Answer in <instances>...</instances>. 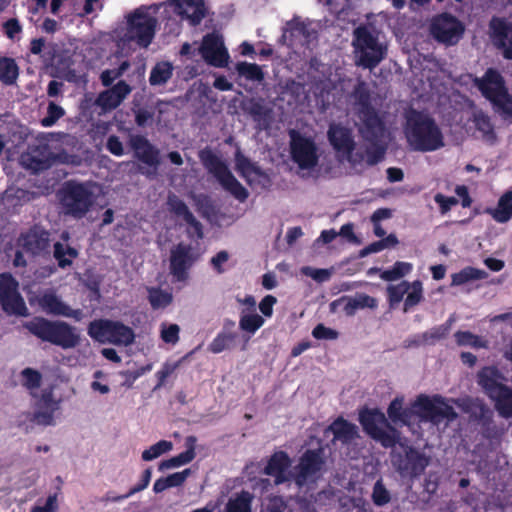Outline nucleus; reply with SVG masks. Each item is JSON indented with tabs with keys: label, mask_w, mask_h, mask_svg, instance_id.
<instances>
[{
	"label": "nucleus",
	"mask_w": 512,
	"mask_h": 512,
	"mask_svg": "<svg viewBox=\"0 0 512 512\" xmlns=\"http://www.w3.org/2000/svg\"><path fill=\"white\" fill-rule=\"evenodd\" d=\"M41 408L44 411H38L35 414V420L42 425L54 424V412L59 409L60 401L52 396V393H44L40 400Z\"/></svg>",
	"instance_id": "473e14b6"
},
{
	"label": "nucleus",
	"mask_w": 512,
	"mask_h": 512,
	"mask_svg": "<svg viewBox=\"0 0 512 512\" xmlns=\"http://www.w3.org/2000/svg\"><path fill=\"white\" fill-rule=\"evenodd\" d=\"M77 255V251L66 244L58 242L54 245V257L62 268L70 265Z\"/></svg>",
	"instance_id": "37998d69"
},
{
	"label": "nucleus",
	"mask_w": 512,
	"mask_h": 512,
	"mask_svg": "<svg viewBox=\"0 0 512 512\" xmlns=\"http://www.w3.org/2000/svg\"><path fill=\"white\" fill-rule=\"evenodd\" d=\"M338 235L344 238L349 243L359 245L361 243L360 239L354 233V225L352 223H346L341 226Z\"/></svg>",
	"instance_id": "338daca9"
},
{
	"label": "nucleus",
	"mask_w": 512,
	"mask_h": 512,
	"mask_svg": "<svg viewBox=\"0 0 512 512\" xmlns=\"http://www.w3.org/2000/svg\"><path fill=\"white\" fill-rule=\"evenodd\" d=\"M191 470L190 469H184L181 472H176L173 474H170L166 477L169 487H178L181 486L186 479L190 476Z\"/></svg>",
	"instance_id": "774afa93"
},
{
	"label": "nucleus",
	"mask_w": 512,
	"mask_h": 512,
	"mask_svg": "<svg viewBox=\"0 0 512 512\" xmlns=\"http://www.w3.org/2000/svg\"><path fill=\"white\" fill-rule=\"evenodd\" d=\"M172 294L161 289L149 290V301L153 308L160 309L167 307L172 302Z\"/></svg>",
	"instance_id": "864d4df0"
},
{
	"label": "nucleus",
	"mask_w": 512,
	"mask_h": 512,
	"mask_svg": "<svg viewBox=\"0 0 512 512\" xmlns=\"http://www.w3.org/2000/svg\"><path fill=\"white\" fill-rule=\"evenodd\" d=\"M200 158L205 167L217 178L227 192L241 202L247 199V190L237 181L228 167L216 155L210 151H202Z\"/></svg>",
	"instance_id": "9d476101"
},
{
	"label": "nucleus",
	"mask_w": 512,
	"mask_h": 512,
	"mask_svg": "<svg viewBox=\"0 0 512 512\" xmlns=\"http://www.w3.org/2000/svg\"><path fill=\"white\" fill-rule=\"evenodd\" d=\"M403 132L409 148L413 151L433 152L445 146L441 128L428 114L409 111Z\"/></svg>",
	"instance_id": "f03ea898"
},
{
	"label": "nucleus",
	"mask_w": 512,
	"mask_h": 512,
	"mask_svg": "<svg viewBox=\"0 0 512 512\" xmlns=\"http://www.w3.org/2000/svg\"><path fill=\"white\" fill-rule=\"evenodd\" d=\"M488 214L498 223H506L512 218V189L504 192L494 208L487 210Z\"/></svg>",
	"instance_id": "2f4dec72"
},
{
	"label": "nucleus",
	"mask_w": 512,
	"mask_h": 512,
	"mask_svg": "<svg viewBox=\"0 0 512 512\" xmlns=\"http://www.w3.org/2000/svg\"><path fill=\"white\" fill-rule=\"evenodd\" d=\"M173 67L169 62H160L152 69L150 83L152 85L164 84L170 79Z\"/></svg>",
	"instance_id": "a18cd8bd"
},
{
	"label": "nucleus",
	"mask_w": 512,
	"mask_h": 512,
	"mask_svg": "<svg viewBox=\"0 0 512 512\" xmlns=\"http://www.w3.org/2000/svg\"><path fill=\"white\" fill-rule=\"evenodd\" d=\"M92 378L93 379L90 383V388L94 393L99 395H108L111 392L108 378L103 371H95L92 375Z\"/></svg>",
	"instance_id": "3c124183"
},
{
	"label": "nucleus",
	"mask_w": 512,
	"mask_h": 512,
	"mask_svg": "<svg viewBox=\"0 0 512 512\" xmlns=\"http://www.w3.org/2000/svg\"><path fill=\"white\" fill-rule=\"evenodd\" d=\"M413 419L420 432L421 423L439 424L443 420H453L456 413L449 402L438 394H420L412 402Z\"/></svg>",
	"instance_id": "39448f33"
},
{
	"label": "nucleus",
	"mask_w": 512,
	"mask_h": 512,
	"mask_svg": "<svg viewBox=\"0 0 512 512\" xmlns=\"http://www.w3.org/2000/svg\"><path fill=\"white\" fill-rule=\"evenodd\" d=\"M312 335L316 339L335 340L338 338L339 333L334 329L324 326L323 324H318L313 329Z\"/></svg>",
	"instance_id": "69168bd1"
},
{
	"label": "nucleus",
	"mask_w": 512,
	"mask_h": 512,
	"mask_svg": "<svg viewBox=\"0 0 512 512\" xmlns=\"http://www.w3.org/2000/svg\"><path fill=\"white\" fill-rule=\"evenodd\" d=\"M21 375L23 385L32 392L40 387L42 377L38 371L26 368L22 371Z\"/></svg>",
	"instance_id": "6e6d98bb"
},
{
	"label": "nucleus",
	"mask_w": 512,
	"mask_h": 512,
	"mask_svg": "<svg viewBox=\"0 0 512 512\" xmlns=\"http://www.w3.org/2000/svg\"><path fill=\"white\" fill-rule=\"evenodd\" d=\"M63 115L64 110L60 106L51 102L48 106V116L42 119V125L44 127H50Z\"/></svg>",
	"instance_id": "0e129e2a"
},
{
	"label": "nucleus",
	"mask_w": 512,
	"mask_h": 512,
	"mask_svg": "<svg viewBox=\"0 0 512 512\" xmlns=\"http://www.w3.org/2000/svg\"><path fill=\"white\" fill-rule=\"evenodd\" d=\"M337 302H333L332 306H335ZM338 304L343 305V311L346 315L352 316L356 311L360 309L370 308L374 309L377 307L378 302L375 298L364 294L358 293L352 297H344L338 301Z\"/></svg>",
	"instance_id": "c85d7f7f"
},
{
	"label": "nucleus",
	"mask_w": 512,
	"mask_h": 512,
	"mask_svg": "<svg viewBox=\"0 0 512 512\" xmlns=\"http://www.w3.org/2000/svg\"><path fill=\"white\" fill-rule=\"evenodd\" d=\"M236 70L248 80L261 81L264 77L261 68L256 64L240 62L237 64Z\"/></svg>",
	"instance_id": "603ef678"
},
{
	"label": "nucleus",
	"mask_w": 512,
	"mask_h": 512,
	"mask_svg": "<svg viewBox=\"0 0 512 512\" xmlns=\"http://www.w3.org/2000/svg\"><path fill=\"white\" fill-rule=\"evenodd\" d=\"M409 291L407 292V296L405 299V311H407L410 307L418 304L422 299L423 287L422 283L418 280L409 283Z\"/></svg>",
	"instance_id": "5fc2aeb1"
},
{
	"label": "nucleus",
	"mask_w": 512,
	"mask_h": 512,
	"mask_svg": "<svg viewBox=\"0 0 512 512\" xmlns=\"http://www.w3.org/2000/svg\"><path fill=\"white\" fill-rule=\"evenodd\" d=\"M130 144L135 151V156L143 163L157 167L159 165V152L144 137L132 136Z\"/></svg>",
	"instance_id": "cd10ccee"
},
{
	"label": "nucleus",
	"mask_w": 512,
	"mask_h": 512,
	"mask_svg": "<svg viewBox=\"0 0 512 512\" xmlns=\"http://www.w3.org/2000/svg\"><path fill=\"white\" fill-rule=\"evenodd\" d=\"M301 273L308 277H311L313 280L317 282H325L328 281L332 275L331 269H318L310 266H305L301 268Z\"/></svg>",
	"instance_id": "bf43d9fd"
},
{
	"label": "nucleus",
	"mask_w": 512,
	"mask_h": 512,
	"mask_svg": "<svg viewBox=\"0 0 512 512\" xmlns=\"http://www.w3.org/2000/svg\"><path fill=\"white\" fill-rule=\"evenodd\" d=\"M477 87L495 108L504 114L512 115V97L508 94L501 75L489 69L481 79L476 80Z\"/></svg>",
	"instance_id": "6e6552de"
},
{
	"label": "nucleus",
	"mask_w": 512,
	"mask_h": 512,
	"mask_svg": "<svg viewBox=\"0 0 512 512\" xmlns=\"http://www.w3.org/2000/svg\"><path fill=\"white\" fill-rule=\"evenodd\" d=\"M199 50L204 60L213 66L224 67L229 62V54L223 39L217 34L204 37Z\"/></svg>",
	"instance_id": "6ab92c4d"
},
{
	"label": "nucleus",
	"mask_w": 512,
	"mask_h": 512,
	"mask_svg": "<svg viewBox=\"0 0 512 512\" xmlns=\"http://www.w3.org/2000/svg\"><path fill=\"white\" fill-rule=\"evenodd\" d=\"M236 169L247 180L250 185L261 184L266 180L264 173L247 158H245L239 151L236 153L235 158Z\"/></svg>",
	"instance_id": "7c9ffc66"
},
{
	"label": "nucleus",
	"mask_w": 512,
	"mask_h": 512,
	"mask_svg": "<svg viewBox=\"0 0 512 512\" xmlns=\"http://www.w3.org/2000/svg\"><path fill=\"white\" fill-rule=\"evenodd\" d=\"M334 435V440L350 443L358 436L357 427L343 419H337L327 429Z\"/></svg>",
	"instance_id": "f704fd0d"
},
{
	"label": "nucleus",
	"mask_w": 512,
	"mask_h": 512,
	"mask_svg": "<svg viewBox=\"0 0 512 512\" xmlns=\"http://www.w3.org/2000/svg\"><path fill=\"white\" fill-rule=\"evenodd\" d=\"M404 403V397L397 396L389 404L387 415L394 424L407 426L412 433L420 435V432L416 429V422L413 419L412 403L407 409L404 408Z\"/></svg>",
	"instance_id": "4be33fe9"
},
{
	"label": "nucleus",
	"mask_w": 512,
	"mask_h": 512,
	"mask_svg": "<svg viewBox=\"0 0 512 512\" xmlns=\"http://www.w3.org/2000/svg\"><path fill=\"white\" fill-rule=\"evenodd\" d=\"M180 331L178 324L162 322L159 326V337L165 344L175 346L180 340Z\"/></svg>",
	"instance_id": "ea45409f"
},
{
	"label": "nucleus",
	"mask_w": 512,
	"mask_h": 512,
	"mask_svg": "<svg viewBox=\"0 0 512 512\" xmlns=\"http://www.w3.org/2000/svg\"><path fill=\"white\" fill-rule=\"evenodd\" d=\"M188 358V355L180 358L179 360H167L163 363L160 370L156 372L158 379V386H162L166 379L170 377Z\"/></svg>",
	"instance_id": "09e8293b"
},
{
	"label": "nucleus",
	"mask_w": 512,
	"mask_h": 512,
	"mask_svg": "<svg viewBox=\"0 0 512 512\" xmlns=\"http://www.w3.org/2000/svg\"><path fill=\"white\" fill-rule=\"evenodd\" d=\"M163 4L168 8L172 7L174 11L191 25H197L205 16L204 0H168Z\"/></svg>",
	"instance_id": "aec40b11"
},
{
	"label": "nucleus",
	"mask_w": 512,
	"mask_h": 512,
	"mask_svg": "<svg viewBox=\"0 0 512 512\" xmlns=\"http://www.w3.org/2000/svg\"><path fill=\"white\" fill-rule=\"evenodd\" d=\"M265 319L257 313V310L239 313V328L248 338L253 336L263 325Z\"/></svg>",
	"instance_id": "c9c22d12"
},
{
	"label": "nucleus",
	"mask_w": 512,
	"mask_h": 512,
	"mask_svg": "<svg viewBox=\"0 0 512 512\" xmlns=\"http://www.w3.org/2000/svg\"><path fill=\"white\" fill-rule=\"evenodd\" d=\"M289 152L303 175L316 171L322 154L315 135L296 129L289 131Z\"/></svg>",
	"instance_id": "7ed1b4c3"
},
{
	"label": "nucleus",
	"mask_w": 512,
	"mask_h": 512,
	"mask_svg": "<svg viewBox=\"0 0 512 512\" xmlns=\"http://www.w3.org/2000/svg\"><path fill=\"white\" fill-rule=\"evenodd\" d=\"M48 233L45 231L33 230L21 239L23 249L31 254H38L48 247Z\"/></svg>",
	"instance_id": "72a5a7b5"
},
{
	"label": "nucleus",
	"mask_w": 512,
	"mask_h": 512,
	"mask_svg": "<svg viewBox=\"0 0 512 512\" xmlns=\"http://www.w3.org/2000/svg\"><path fill=\"white\" fill-rule=\"evenodd\" d=\"M61 203L67 214L82 217L92 205V196L84 184L69 183L61 192Z\"/></svg>",
	"instance_id": "f8f14e48"
},
{
	"label": "nucleus",
	"mask_w": 512,
	"mask_h": 512,
	"mask_svg": "<svg viewBox=\"0 0 512 512\" xmlns=\"http://www.w3.org/2000/svg\"><path fill=\"white\" fill-rule=\"evenodd\" d=\"M503 378L494 367H485L478 374V383L491 399L496 397L507 387L502 383Z\"/></svg>",
	"instance_id": "a878e982"
},
{
	"label": "nucleus",
	"mask_w": 512,
	"mask_h": 512,
	"mask_svg": "<svg viewBox=\"0 0 512 512\" xmlns=\"http://www.w3.org/2000/svg\"><path fill=\"white\" fill-rule=\"evenodd\" d=\"M431 32L438 41L446 44H455L462 37L464 26L455 17L443 14L434 19Z\"/></svg>",
	"instance_id": "dca6fc26"
},
{
	"label": "nucleus",
	"mask_w": 512,
	"mask_h": 512,
	"mask_svg": "<svg viewBox=\"0 0 512 512\" xmlns=\"http://www.w3.org/2000/svg\"><path fill=\"white\" fill-rule=\"evenodd\" d=\"M88 334L94 340L101 343L115 345H130L135 338L133 330L117 321L106 319L95 320L88 327Z\"/></svg>",
	"instance_id": "1a4fd4ad"
},
{
	"label": "nucleus",
	"mask_w": 512,
	"mask_h": 512,
	"mask_svg": "<svg viewBox=\"0 0 512 512\" xmlns=\"http://www.w3.org/2000/svg\"><path fill=\"white\" fill-rule=\"evenodd\" d=\"M455 339L460 346H469L476 349L485 348L487 346V341L484 338L468 331H458L455 333Z\"/></svg>",
	"instance_id": "49530a36"
},
{
	"label": "nucleus",
	"mask_w": 512,
	"mask_h": 512,
	"mask_svg": "<svg viewBox=\"0 0 512 512\" xmlns=\"http://www.w3.org/2000/svg\"><path fill=\"white\" fill-rule=\"evenodd\" d=\"M409 283L404 281L396 285H390L387 288L389 300L392 304L399 303L405 294L409 291Z\"/></svg>",
	"instance_id": "13d9d810"
},
{
	"label": "nucleus",
	"mask_w": 512,
	"mask_h": 512,
	"mask_svg": "<svg viewBox=\"0 0 512 512\" xmlns=\"http://www.w3.org/2000/svg\"><path fill=\"white\" fill-rule=\"evenodd\" d=\"M172 449L173 444L171 441L160 440L159 442L145 449L141 454V458L143 461L146 462L152 461L154 459H157L161 455L170 452Z\"/></svg>",
	"instance_id": "79ce46f5"
},
{
	"label": "nucleus",
	"mask_w": 512,
	"mask_h": 512,
	"mask_svg": "<svg viewBox=\"0 0 512 512\" xmlns=\"http://www.w3.org/2000/svg\"><path fill=\"white\" fill-rule=\"evenodd\" d=\"M194 442V438L189 437L187 439V450L161 462L159 470L174 469L190 463L195 458Z\"/></svg>",
	"instance_id": "e433bc0d"
},
{
	"label": "nucleus",
	"mask_w": 512,
	"mask_h": 512,
	"mask_svg": "<svg viewBox=\"0 0 512 512\" xmlns=\"http://www.w3.org/2000/svg\"><path fill=\"white\" fill-rule=\"evenodd\" d=\"M0 302L9 314L27 315V307L18 292V283L10 274L0 275Z\"/></svg>",
	"instance_id": "4468645a"
},
{
	"label": "nucleus",
	"mask_w": 512,
	"mask_h": 512,
	"mask_svg": "<svg viewBox=\"0 0 512 512\" xmlns=\"http://www.w3.org/2000/svg\"><path fill=\"white\" fill-rule=\"evenodd\" d=\"M196 257L194 256L190 246L179 244L171 251L170 267L171 272L182 280L185 276L186 270L192 265Z\"/></svg>",
	"instance_id": "5701e85b"
},
{
	"label": "nucleus",
	"mask_w": 512,
	"mask_h": 512,
	"mask_svg": "<svg viewBox=\"0 0 512 512\" xmlns=\"http://www.w3.org/2000/svg\"><path fill=\"white\" fill-rule=\"evenodd\" d=\"M235 338V333H220L212 340L208 349L214 354L221 353L222 351L230 349L233 346Z\"/></svg>",
	"instance_id": "de8ad7c7"
},
{
	"label": "nucleus",
	"mask_w": 512,
	"mask_h": 512,
	"mask_svg": "<svg viewBox=\"0 0 512 512\" xmlns=\"http://www.w3.org/2000/svg\"><path fill=\"white\" fill-rule=\"evenodd\" d=\"M487 273L484 270L473 267H466L458 273L452 275V285H462L472 280L485 279Z\"/></svg>",
	"instance_id": "a19ab883"
},
{
	"label": "nucleus",
	"mask_w": 512,
	"mask_h": 512,
	"mask_svg": "<svg viewBox=\"0 0 512 512\" xmlns=\"http://www.w3.org/2000/svg\"><path fill=\"white\" fill-rule=\"evenodd\" d=\"M354 59L358 66L375 68L387 54V45L379 33L368 27H358L353 38Z\"/></svg>",
	"instance_id": "20e7f679"
},
{
	"label": "nucleus",
	"mask_w": 512,
	"mask_h": 512,
	"mask_svg": "<svg viewBox=\"0 0 512 512\" xmlns=\"http://www.w3.org/2000/svg\"><path fill=\"white\" fill-rule=\"evenodd\" d=\"M130 92V86L124 81H120L112 88L102 92L98 96L96 104L104 112L113 110L123 102Z\"/></svg>",
	"instance_id": "b1692460"
},
{
	"label": "nucleus",
	"mask_w": 512,
	"mask_h": 512,
	"mask_svg": "<svg viewBox=\"0 0 512 512\" xmlns=\"http://www.w3.org/2000/svg\"><path fill=\"white\" fill-rule=\"evenodd\" d=\"M327 136L339 161H347L353 165L359 161L353 153L355 142L349 129L339 124H331Z\"/></svg>",
	"instance_id": "ddd939ff"
},
{
	"label": "nucleus",
	"mask_w": 512,
	"mask_h": 512,
	"mask_svg": "<svg viewBox=\"0 0 512 512\" xmlns=\"http://www.w3.org/2000/svg\"><path fill=\"white\" fill-rule=\"evenodd\" d=\"M493 43L502 49L505 58L512 59V23L501 18L490 22Z\"/></svg>",
	"instance_id": "412c9836"
},
{
	"label": "nucleus",
	"mask_w": 512,
	"mask_h": 512,
	"mask_svg": "<svg viewBox=\"0 0 512 512\" xmlns=\"http://www.w3.org/2000/svg\"><path fill=\"white\" fill-rule=\"evenodd\" d=\"M264 473L270 476L275 485L294 481L295 470L292 469V461L282 451L274 453L268 460Z\"/></svg>",
	"instance_id": "a211bd4d"
},
{
	"label": "nucleus",
	"mask_w": 512,
	"mask_h": 512,
	"mask_svg": "<svg viewBox=\"0 0 512 512\" xmlns=\"http://www.w3.org/2000/svg\"><path fill=\"white\" fill-rule=\"evenodd\" d=\"M18 76V67L12 59L0 60V80L5 84H12Z\"/></svg>",
	"instance_id": "8fccbe9b"
},
{
	"label": "nucleus",
	"mask_w": 512,
	"mask_h": 512,
	"mask_svg": "<svg viewBox=\"0 0 512 512\" xmlns=\"http://www.w3.org/2000/svg\"><path fill=\"white\" fill-rule=\"evenodd\" d=\"M25 327L35 336L64 349L73 348L79 343V336L75 329L65 322L48 321L44 318H35L27 322Z\"/></svg>",
	"instance_id": "423d86ee"
},
{
	"label": "nucleus",
	"mask_w": 512,
	"mask_h": 512,
	"mask_svg": "<svg viewBox=\"0 0 512 512\" xmlns=\"http://www.w3.org/2000/svg\"><path fill=\"white\" fill-rule=\"evenodd\" d=\"M412 270L413 265L411 263L397 261L391 268L382 271L380 278L385 281H395L410 274Z\"/></svg>",
	"instance_id": "58836bf2"
},
{
	"label": "nucleus",
	"mask_w": 512,
	"mask_h": 512,
	"mask_svg": "<svg viewBox=\"0 0 512 512\" xmlns=\"http://www.w3.org/2000/svg\"><path fill=\"white\" fill-rule=\"evenodd\" d=\"M151 476H152V471L150 469H146L142 474L140 483H138L133 488H131L130 491L126 495L117 496V497L113 498V501H122V500L127 499L128 497L132 496L133 494L144 490L149 485Z\"/></svg>",
	"instance_id": "052dcab7"
},
{
	"label": "nucleus",
	"mask_w": 512,
	"mask_h": 512,
	"mask_svg": "<svg viewBox=\"0 0 512 512\" xmlns=\"http://www.w3.org/2000/svg\"><path fill=\"white\" fill-rule=\"evenodd\" d=\"M359 420L365 432L384 447H393L396 443L404 447L398 431L388 423L382 411L378 409L362 411Z\"/></svg>",
	"instance_id": "0eeeda50"
},
{
	"label": "nucleus",
	"mask_w": 512,
	"mask_h": 512,
	"mask_svg": "<svg viewBox=\"0 0 512 512\" xmlns=\"http://www.w3.org/2000/svg\"><path fill=\"white\" fill-rule=\"evenodd\" d=\"M287 31L290 32L291 36L296 38L300 36L308 38L311 36L307 28V24L298 19H295L287 24Z\"/></svg>",
	"instance_id": "680f3d73"
},
{
	"label": "nucleus",
	"mask_w": 512,
	"mask_h": 512,
	"mask_svg": "<svg viewBox=\"0 0 512 512\" xmlns=\"http://www.w3.org/2000/svg\"><path fill=\"white\" fill-rule=\"evenodd\" d=\"M59 503L56 494L50 495L44 501H38L31 512H58Z\"/></svg>",
	"instance_id": "4d7b16f0"
},
{
	"label": "nucleus",
	"mask_w": 512,
	"mask_h": 512,
	"mask_svg": "<svg viewBox=\"0 0 512 512\" xmlns=\"http://www.w3.org/2000/svg\"><path fill=\"white\" fill-rule=\"evenodd\" d=\"M359 131L367 141L378 143L384 136V126L373 108L365 102L358 109Z\"/></svg>",
	"instance_id": "2eb2a0df"
},
{
	"label": "nucleus",
	"mask_w": 512,
	"mask_h": 512,
	"mask_svg": "<svg viewBox=\"0 0 512 512\" xmlns=\"http://www.w3.org/2000/svg\"><path fill=\"white\" fill-rule=\"evenodd\" d=\"M372 499L378 506L385 505L390 501L389 492L380 481H377L374 485Z\"/></svg>",
	"instance_id": "e2e57ef3"
},
{
	"label": "nucleus",
	"mask_w": 512,
	"mask_h": 512,
	"mask_svg": "<svg viewBox=\"0 0 512 512\" xmlns=\"http://www.w3.org/2000/svg\"><path fill=\"white\" fill-rule=\"evenodd\" d=\"M468 130L472 131L476 138L487 142H493L495 133L490 118L481 111H475L468 121Z\"/></svg>",
	"instance_id": "bb28decb"
},
{
	"label": "nucleus",
	"mask_w": 512,
	"mask_h": 512,
	"mask_svg": "<svg viewBox=\"0 0 512 512\" xmlns=\"http://www.w3.org/2000/svg\"><path fill=\"white\" fill-rule=\"evenodd\" d=\"M252 496L248 492H241L231 497L226 504V512H251Z\"/></svg>",
	"instance_id": "4c0bfd02"
},
{
	"label": "nucleus",
	"mask_w": 512,
	"mask_h": 512,
	"mask_svg": "<svg viewBox=\"0 0 512 512\" xmlns=\"http://www.w3.org/2000/svg\"><path fill=\"white\" fill-rule=\"evenodd\" d=\"M36 301L41 310L46 314L73 318L77 321L82 319L83 314L81 310L72 309L52 290L42 292Z\"/></svg>",
	"instance_id": "f3484780"
},
{
	"label": "nucleus",
	"mask_w": 512,
	"mask_h": 512,
	"mask_svg": "<svg viewBox=\"0 0 512 512\" xmlns=\"http://www.w3.org/2000/svg\"><path fill=\"white\" fill-rule=\"evenodd\" d=\"M294 482L301 487L316 482L325 471V461L322 450H308L300 458L294 468Z\"/></svg>",
	"instance_id": "9b49d317"
},
{
	"label": "nucleus",
	"mask_w": 512,
	"mask_h": 512,
	"mask_svg": "<svg viewBox=\"0 0 512 512\" xmlns=\"http://www.w3.org/2000/svg\"><path fill=\"white\" fill-rule=\"evenodd\" d=\"M166 14L165 4L143 5L125 16L126 27L117 34L119 45L135 42L147 48L156 33L159 17Z\"/></svg>",
	"instance_id": "f257e3e1"
},
{
	"label": "nucleus",
	"mask_w": 512,
	"mask_h": 512,
	"mask_svg": "<svg viewBox=\"0 0 512 512\" xmlns=\"http://www.w3.org/2000/svg\"><path fill=\"white\" fill-rule=\"evenodd\" d=\"M406 459L404 463H399V470L407 476L419 475L428 465V459L418 451L405 447Z\"/></svg>",
	"instance_id": "c756f323"
},
{
	"label": "nucleus",
	"mask_w": 512,
	"mask_h": 512,
	"mask_svg": "<svg viewBox=\"0 0 512 512\" xmlns=\"http://www.w3.org/2000/svg\"><path fill=\"white\" fill-rule=\"evenodd\" d=\"M492 400L500 415L506 418L512 417V390L506 388Z\"/></svg>",
	"instance_id": "c03bdc74"
},
{
	"label": "nucleus",
	"mask_w": 512,
	"mask_h": 512,
	"mask_svg": "<svg viewBox=\"0 0 512 512\" xmlns=\"http://www.w3.org/2000/svg\"><path fill=\"white\" fill-rule=\"evenodd\" d=\"M168 207L177 217L181 218L188 226V233L197 238L202 237V229L199 222L193 217L185 203L176 196H169Z\"/></svg>",
	"instance_id": "393cba45"
}]
</instances>
